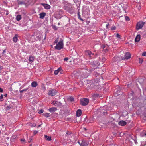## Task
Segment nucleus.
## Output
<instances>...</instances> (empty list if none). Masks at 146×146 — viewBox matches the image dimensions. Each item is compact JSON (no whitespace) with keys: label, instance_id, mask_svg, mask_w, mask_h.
Returning a JSON list of instances; mask_svg holds the SVG:
<instances>
[{"label":"nucleus","instance_id":"nucleus-2","mask_svg":"<svg viewBox=\"0 0 146 146\" xmlns=\"http://www.w3.org/2000/svg\"><path fill=\"white\" fill-rule=\"evenodd\" d=\"M122 88L118 85H117L115 87V95L117 96L118 95H121L122 92Z\"/></svg>","mask_w":146,"mask_h":146},{"label":"nucleus","instance_id":"nucleus-17","mask_svg":"<svg viewBox=\"0 0 146 146\" xmlns=\"http://www.w3.org/2000/svg\"><path fill=\"white\" fill-rule=\"evenodd\" d=\"M127 124V123L124 121L121 120L118 123V125H119L124 126L126 125Z\"/></svg>","mask_w":146,"mask_h":146},{"label":"nucleus","instance_id":"nucleus-27","mask_svg":"<svg viewBox=\"0 0 146 146\" xmlns=\"http://www.w3.org/2000/svg\"><path fill=\"white\" fill-rule=\"evenodd\" d=\"M29 61L32 62L34 60V57L30 56L29 58Z\"/></svg>","mask_w":146,"mask_h":146},{"label":"nucleus","instance_id":"nucleus-52","mask_svg":"<svg viewBox=\"0 0 146 146\" xmlns=\"http://www.w3.org/2000/svg\"><path fill=\"white\" fill-rule=\"evenodd\" d=\"M38 131H33V134L35 135L37 134Z\"/></svg>","mask_w":146,"mask_h":146},{"label":"nucleus","instance_id":"nucleus-55","mask_svg":"<svg viewBox=\"0 0 146 146\" xmlns=\"http://www.w3.org/2000/svg\"><path fill=\"white\" fill-rule=\"evenodd\" d=\"M69 59L68 57H66L64 59V61H67Z\"/></svg>","mask_w":146,"mask_h":146},{"label":"nucleus","instance_id":"nucleus-16","mask_svg":"<svg viewBox=\"0 0 146 146\" xmlns=\"http://www.w3.org/2000/svg\"><path fill=\"white\" fill-rule=\"evenodd\" d=\"M121 6L123 9L125 11V13H126V11H127L129 9L128 6L126 4H123Z\"/></svg>","mask_w":146,"mask_h":146},{"label":"nucleus","instance_id":"nucleus-61","mask_svg":"<svg viewBox=\"0 0 146 146\" xmlns=\"http://www.w3.org/2000/svg\"><path fill=\"white\" fill-rule=\"evenodd\" d=\"M42 123H41V124L37 126V128L39 127H41V125L42 124Z\"/></svg>","mask_w":146,"mask_h":146},{"label":"nucleus","instance_id":"nucleus-41","mask_svg":"<svg viewBox=\"0 0 146 146\" xmlns=\"http://www.w3.org/2000/svg\"><path fill=\"white\" fill-rule=\"evenodd\" d=\"M52 28L54 29V30H56L58 29V27H56L55 25H52Z\"/></svg>","mask_w":146,"mask_h":146},{"label":"nucleus","instance_id":"nucleus-64","mask_svg":"<svg viewBox=\"0 0 146 146\" xmlns=\"http://www.w3.org/2000/svg\"><path fill=\"white\" fill-rule=\"evenodd\" d=\"M9 14V13H8V10L7 11V13H6V15H8Z\"/></svg>","mask_w":146,"mask_h":146},{"label":"nucleus","instance_id":"nucleus-43","mask_svg":"<svg viewBox=\"0 0 146 146\" xmlns=\"http://www.w3.org/2000/svg\"><path fill=\"white\" fill-rule=\"evenodd\" d=\"M44 110H43L41 109L38 112V113L40 114L42 113H43L44 112Z\"/></svg>","mask_w":146,"mask_h":146},{"label":"nucleus","instance_id":"nucleus-14","mask_svg":"<svg viewBox=\"0 0 146 146\" xmlns=\"http://www.w3.org/2000/svg\"><path fill=\"white\" fill-rule=\"evenodd\" d=\"M41 5L43 6L44 8L46 9H49L50 8V5L47 4L41 3Z\"/></svg>","mask_w":146,"mask_h":146},{"label":"nucleus","instance_id":"nucleus-8","mask_svg":"<svg viewBox=\"0 0 146 146\" xmlns=\"http://www.w3.org/2000/svg\"><path fill=\"white\" fill-rule=\"evenodd\" d=\"M123 58H122L121 57L116 56L114 57L113 58L112 61L113 62L115 63V64L117 63L118 61H119L122 60Z\"/></svg>","mask_w":146,"mask_h":146},{"label":"nucleus","instance_id":"nucleus-56","mask_svg":"<svg viewBox=\"0 0 146 146\" xmlns=\"http://www.w3.org/2000/svg\"><path fill=\"white\" fill-rule=\"evenodd\" d=\"M66 134L67 135H71V133L70 132L67 131L66 133Z\"/></svg>","mask_w":146,"mask_h":146},{"label":"nucleus","instance_id":"nucleus-60","mask_svg":"<svg viewBox=\"0 0 146 146\" xmlns=\"http://www.w3.org/2000/svg\"><path fill=\"white\" fill-rule=\"evenodd\" d=\"M143 119L144 120L146 121V114H145L143 118Z\"/></svg>","mask_w":146,"mask_h":146},{"label":"nucleus","instance_id":"nucleus-4","mask_svg":"<svg viewBox=\"0 0 146 146\" xmlns=\"http://www.w3.org/2000/svg\"><path fill=\"white\" fill-rule=\"evenodd\" d=\"M82 14L85 15H88L89 14L90 10L88 7H84L82 9Z\"/></svg>","mask_w":146,"mask_h":146},{"label":"nucleus","instance_id":"nucleus-23","mask_svg":"<svg viewBox=\"0 0 146 146\" xmlns=\"http://www.w3.org/2000/svg\"><path fill=\"white\" fill-rule=\"evenodd\" d=\"M82 114V111L80 109L76 111V116L77 117H80Z\"/></svg>","mask_w":146,"mask_h":146},{"label":"nucleus","instance_id":"nucleus-44","mask_svg":"<svg viewBox=\"0 0 146 146\" xmlns=\"http://www.w3.org/2000/svg\"><path fill=\"white\" fill-rule=\"evenodd\" d=\"M54 73L56 75L58 74V70H55L54 71Z\"/></svg>","mask_w":146,"mask_h":146},{"label":"nucleus","instance_id":"nucleus-36","mask_svg":"<svg viewBox=\"0 0 146 146\" xmlns=\"http://www.w3.org/2000/svg\"><path fill=\"white\" fill-rule=\"evenodd\" d=\"M27 140H26L24 138H22L20 139L21 142L23 143H25L27 142Z\"/></svg>","mask_w":146,"mask_h":146},{"label":"nucleus","instance_id":"nucleus-30","mask_svg":"<svg viewBox=\"0 0 146 146\" xmlns=\"http://www.w3.org/2000/svg\"><path fill=\"white\" fill-rule=\"evenodd\" d=\"M114 35L115 37L118 38V39H121V37L118 33H117L116 34H114Z\"/></svg>","mask_w":146,"mask_h":146},{"label":"nucleus","instance_id":"nucleus-45","mask_svg":"<svg viewBox=\"0 0 146 146\" xmlns=\"http://www.w3.org/2000/svg\"><path fill=\"white\" fill-rule=\"evenodd\" d=\"M21 15L25 16L26 15V12L24 11H22Z\"/></svg>","mask_w":146,"mask_h":146},{"label":"nucleus","instance_id":"nucleus-51","mask_svg":"<svg viewBox=\"0 0 146 146\" xmlns=\"http://www.w3.org/2000/svg\"><path fill=\"white\" fill-rule=\"evenodd\" d=\"M142 56H146V52H143L142 54Z\"/></svg>","mask_w":146,"mask_h":146},{"label":"nucleus","instance_id":"nucleus-33","mask_svg":"<svg viewBox=\"0 0 146 146\" xmlns=\"http://www.w3.org/2000/svg\"><path fill=\"white\" fill-rule=\"evenodd\" d=\"M141 136H146V131H143L141 133Z\"/></svg>","mask_w":146,"mask_h":146},{"label":"nucleus","instance_id":"nucleus-19","mask_svg":"<svg viewBox=\"0 0 146 146\" xmlns=\"http://www.w3.org/2000/svg\"><path fill=\"white\" fill-rule=\"evenodd\" d=\"M18 36V35L17 34H15V36L13 38V41L15 43L18 40L17 37Z\"/></svg>","mask_w":146,"mask_h":146},{"label":"nucleus","instance_id":"nucleus-38","mask_svg":"<svg viewBox=\"0 0 146 146\" xmlns=\"http://www.w3.org/2000/svg\"><path fill=\"white\" fill-rule=\"evenodd\" d=\"M33 139V137H29V140H27V142L29 143L31 142Z\"/></svg>","mask_w":146,"mask_h":146},{"label":"nucleus","instance_id":"nucleus-63","mask_svg":"<svg viewBox=\"0 0 146 146\" xmlns=\"http://www.w3.org/2000/svg\"><path fill=\"white\" fill-rule=\"evenodd\" d=\"M144 37H146V32H145L143 35Z\"/></svg>","mask_w":146,"mask_h":146},{"label":"nucleus","instance_id":"nucleus-59","mask_svg":"<svg viewBox=\"0 0 146 146\" xmlns=\"http://www.w3.org/2000/svg\"><path fill=\"white\" fill-rule=\"evenodd\" d=\"M3 92V90L2 88L0 87V92L2 93Z\"/></svg>","mask_w":146,"mask_h":146},{"label":"nucleus","instance_id":"nucleus-57","mask_svg":"<svg viewBox=\"0 0 146 146\" xmlns=\"http://www.w3.org/2000/svg\"><path fill=\"white\" fill-rule=\"evenodd\" d=\"M73 1L76 3H77L78 2H79V1L78 0H73Z\"/></svg>","mask_w":146,"mask_h":146},{"label":"nucleus","instance_id":"nucleus-6","mask_svg":"<svg viewBox=\"0 0 146 146\" xmlns=\"http://www.w3.org/2000/svg\"><path fill=\"white\" fill-rule=\"evenodd\" d=\"M80 104L82 106H85L89 103V100L87 98L81 99L80 101Z\"/></svg>","mask_w":146,"mask_h":146},{"label":"nucleus","instance_id":"nucleus-20","mask_svg":"<svg viewBox=\"0 0 146 146\" xmlns=\"http://www.w3.org/2000/svg\"><path fill=\"white\" fill-rule=\"evenodd\" d=\"M140 35L139 34L137 35L135 39V42H138L140 40Z\"/></svg>","mask_w":146,"mask_h":146},{"label":"nucleus","instance_id":"nucleus-11","mask_svg":"<svg viewBox=\"0 0 146 146\" xmlns=\"http://www.w3.org/2000/svg\"><path fill=\"white\" fill-rule=\"evenodd\" d=\"M77 143L79 144L80 146H86L88 145L89 144L88 142L87 141H86L83 140L82 141V143H81L79 141H78Z\"/></svg>","mask_w":146,"mask_h":146},{"label":"nucleus","instance_id":"nucleus-31","mask_svg":"<svg viewBox=\"0 0 146 146\" xmlns=\"http://www.w3.org/2000/svg\"><path fill=\"white\" fill-rule=\"evenodd\" d=\"M29 87H28L27 88H25V89H23V90H20L19 91L20 93L21 94L22 92H23L24 91H27L29 88Z\"/></svg>","mask_w":146,"mask_h":146},{"label":"nucleus","instance_id":"nucleus-24","mask_svg":"<svg viewBox=\"0 0 146 146\" xmlns=\"http://www.w3.org/2000/svg\"><path fill=\"white\" fill-rule=\"evenodd\" d=\"M37 85V83L36 81H33L31 84V86L33 87H36Z\"/></svg>","mask_w":146,"mask_h":146},{"label":"nucleus","instance_id":"nucleus-35","mask_svg":"<svg viewBox=\"0 0 146 146\" xmlns=\"http://www.w3.org/2000/svg\"><path fill=\"white\" fill-rule=\"evenodd\" d=\"M43 115L46 117H48L50 116V113H44L43 114Z\"/></svg>","mask_w":146,"mask_h":146},{"label":"nucleus","instance_id":"nucleus-62","mask_svg":"<svg viewBox=\"0 0 146 146\" xmlns=\"http://www.w3.org/2000/svg\"><path fill=\"white\" fill-rule=\"evenodd\" d=\"M57 70H58V72H59L60 71H61V68L60 67Z\"/></svg>","mask_w":146,"mask_h":146},{"label":"nucleus","instance_id":"nucleus-40","mask_svg":"<svg viewBox=\"0 0 146 146\" xmlns=\"http://www.w3.org/2000/svg\"><path fill=\"white\" fill-rule=\"evenodd\" d=\"M45 140L49 141L52 140L51 137H45Z\"/></svg>","mask_w":146,"mask_h":146},{"label":"nucleus","instance_id":"nucleus-48","mask_svg":"<svg viewBox=\"0 0 146 146\" xmlns=\"http://www.w3.org/2000/svg\"><path fill=\"white\" fill-rule=\"evenodd\" d=\"M11 108V106L10 105L8 106L6 108V110H8L9 109Z\"/></svg>","mask_w":146,"mask_h":146},{"label":"nucleus","instance_id":"nucleus-1","mask_svg":"<svg viewBox=\"0 0 146 146\" xmlns=\"http://www.w3.org/2000/svg\"><path fill=\"white\" fill-rule=\"evenodd\" d=\"M85 55L89 59H91L94 58H95L96 54L92 53V52L89 50H87L85 51Z\"/></svg>","mask_w":146,"mask_h":146},{"label":"nucleus","instance_id":"nucleus-58","mask_svg":"<svg viewBox=\"0 0 146 146\" xmlns=\"http://www.w3.org/2000/svg\"><path fill=\"white\" fill-rule=\"evenodd\" d=\"M6 49H5L3 50V52H2V53L3 54H5V53L6 52Z\"/></svg>","mask_w":146,"mask_h":146},{"label":"nucleus","instance_id":"nucleus-13","mask_svg":"<svg viewBox=\"0 0 146 146\" xmlns=\"http://www.w3.org/2000/svg\"><path fill=\"white\" fill-rule=\"evenodd\" d=\"M64 9L68 12L72 13H73V11L72 9L70 7L68 6L64 7Z\"/></svg>","mask_w":146,"mask_h":146},{"label":"nucleus","instance_id":"nucleus-10","mask_svg":"<svg viewBox=\"0 0 146 146\" xmlns=\"http://www.w3.org/2000/svg\"><path fill=\"white\" fill-rule=\"evenodd\" d=\"M52 104L56 106L61 107L62 106V104L60 101H54L52 102Z\"/></svg>","mask_w":146,"mask_h":146},{"label":"nucleus","instance_id":"nucleus-3","mask_svg":"<svg viewBox=\"0 0 146 146\" xmlns=\"http://www.w3.org/2000/svg\"><path fill=\"white\" fill-rule=\"evenodd\" d=\"M64 44L63 43V40L62 39L58 42L55 47L56 49L58 50H60L62 49H63Z\"/></svg>","mask_w":146,"mask_h":146},{"label":"nucleus","instance_id":"nucleus-46","mask_svg":"<svg viewBox=\"0 0 146 146\" xmlns=\"http://www.w3.org/2000/svg\"><path fill=\"white\" fill-rule=\"evenodd\" d=\"M116 29V27L114 26H112L111 28V30H115Z\"/></svg>","mask_w":146,"mask_h":146},{"label":"nucleus","instance_id":"nucleus-37","mask_svg":"<svg viewBox=\"0 0 146 146\" xmlns=\"http://www.w3.org/2000/svg\"><path fill=\"white\" fill-rule=\"evenodd\" d=\"M84 122L86 123H89L90 122V121L88 120L87 118L86 117L84 119Z\"/></svg>","mask_w":146,"mask_h":146},{"label":"nucleus","instance_id":"nucleus-50","mask_svg":"<svg viewBox=\"0 0 146 146\" xmlns=\"http://www.w3.org/2000/svg\"><path fill=\"white\" fill-rule=\"evenodd\" d=\"M3 94H1L0 96V101H3V100H1L2 99H3Z\"/></svg>","mask_w":146,"mask_h":146},{"label":"nucleus","instance_id":"nucleus-18","mask_svg":"<svg viewBox=\"0 0 146 146\" xmlns=\"http://www.w3.org/2000/svg\"><path fill=\"white\" fill-rule=\"evenodd\" d=\"M48 110L49 111L51 112L52 113L56 111L57 110V108L56 107H52L50 108Z\"/></svg>","mask_w":146,"mask_h":146},{"label":"nucleus","instance_id":"nucleus-22","mask_svg":"<svg viewBox=\"0 0 146 146\" xmlns=\"http://www.w3.org/2000/svg\"><path fill=\"white\" fill-rule=\"evenodd\" d=\"M131 139H130L131 141L132 142H134L135 144H137V140L136 139V137H131Z\"/></svg>","mask_w":146,"mask_h":146},{"label":"nucleus","instance_id":"nucleus-32","mask_svg":"<svg viewBox=\"0 0 146 146\" xmlns=\"http://www.w3.org/2000/svg\"><path fill=\"white\" fill-rule=\"evenodd\" d=\"M92 96L94 98L99 97V94L97 93L94 94L92 95Z\"/></svg>","mask_w":146,"mask_h":146},{"label":"nucleus","instance_id":"nucleus-39","mask_svg":"<svg viewBox=\"0 0 146 146\" xmlns=\"http://www.w3.org/2000/svg\"><path fill=\"white\" fill-rule=\"evenodd\" d=\"M100 60H101V59L102 61V62H104L106 60V58L105 57H102V59L100 57L99 58Z\"/></svg>","mask_w":146,"mask_h":146},{"label":"nucleus","instance_id":"nucleus-54","mask_svg":"<svg viewBox=\"0 0 146 146\" xmlns=\"http://www.w3.org/2000/svg\"><path fill=\"white\" fill-rule=\"evenodd\" d=\"M36 124L35 123H33L31 125L32 127H35L36 126Z\"/></svg>","mask_w":146,"mask_h":146},{"label":"nucleus","instance_id":"nucleus-9","mask_svg":"<svg viewBox=\"0 0 146 146\" xmlns=\"http://www.w3.org/2000/svg\"><path fill=\"white\" fill-rule=\"evenodd\" d=\"M57 91L56 90L53 89L49 90L48 94V95L53 96H54L57 93Z\"/></svg>","mask_w":146,"mask_h":146},{"label":"nucleus","instance_id":"nucleus-47","mask_svg":"<svg viewBox=\"0 0 146 146\" xmlns=\"http://www.w3.org/2000/svg\"><path fill=\"white\" fill-rule=\"evenodd\" d=\"M139 62L141 64L143 61V59L140 58H139Z\"/></svg>","mask_w":146,"mask_h":146},{"label":"nucleus","instance_id":"nucleus-12","mask_svg":"<svg viewBox=\"0 0 146 146\" xmlns=\"http://www.w3.org/2000/svg\"><path fill=\"white\" fill-rule=\"evenodd\" d=\"M63 12L61 10H59L56 13V16L58 18H61V15L63 14Z\"/></svg>","mask_w":146,"mask_h":146},{"label":"nucleus","instance_id":"nucleus-28","mask_svg":"<svg viewBox=\"0 0 146 146\" xmlns=\"http://www.w3.org/2000/svg\"><path fill=\"white\" fill-rule=\"evenodd\" d=\"M144 81L143 79L142 78H139L138 80V82L141 84L143 83Z\"/></svg>","mask_w":146,"mask_h":146},{"label":"nucleus","instance_id":"nucleus-25","mask_svg":"<svg viewBox=\"0 0 146 146\" xmlns=\"http://www.w3.org/2000/svg\"><path fill=\"white\" fill-rule=\"evenodd\" d=\"M77 16L78 19H79L80 20H81L82 22H84V20L82 18H81V17L80 12H78L77 13Z\"/></svg>","mask_w":146,"mask_h":146},{"label":"nucleus","instance_id":"nucleus-34","mask_svg":"<svg viewBox=\"0 0 146 146\" xmlns=\"http://www.w3.org/2000/svg\"><path fill=\"white\" fill-rule=\"evenodd\" d=\"M17 2L19 5H23L25 4V3L23 1H20L19 0H17Z\"/></svg>","mask_w":146,"mask_h":146},{"label":"nucleus","instance_id":"nucleus-5","mask_svg":"<svg viewBox=\"0 0 146 146\" xmlns=\"http://www.w3.org/2000/svg\"><path fill=\"white\" fill-rule=\"evenodd\" d=\"M145 24V22H143L141 21H140L138 22L136 25V29L137 30H139V29L142 28L143 26Z\"/></svg>","mask_w":146,"mask_h":146},{"label":"nucleus","instance_id":"nucleus-29","mask_svg":"<svg viewBox=\"0 0 146 146\" xmlns=\"http://www.w3.org/2000/svg\"><path fill=\"white\" fill-rule=\"evenodd\" d=\"M68 101H69L71 102H73L74 100V98L72 96H70L68 98Z\"/></svg>","mask_w":146,"mask_h":146},{"label":"nucleus","instance_id":"nucleus-15","mask_svg":"<svg viewBox=\"0 0 146 146\" xmlns=\"http://www.w3.org/2000/svg\"><path fill=\"white\" fill-rule=\"evenodd\" d=\"M131 58L130 54L129 52H127L124 56V59H128Z\"/></svg>","mask_w":146,"mask_h":146},{"label":"nucleus","instance_id":"nucleus-42","mask_svg":"<svg viewBox=\"0 0 146 146\" xmlns=\"http://www.w3.org/2000/svg\"><path fill=\"white\" fill-rule=\"evenodd\" d=\"M125 20L127 21H128L130 20V19L128 16H125Z\"/></svg>","mask_w":146,"mask_h":146},{"label":"nucleus","instance_id":"nucleus-7","mask_svg":"<svg viewBox=\"0 0 146 146\" xmlns=\"http://www.w3.org/2000/svg\"><path fill=\"white\" fill-rule=\"evenodd\" d=\"M87 70L84 69L83 71H80V75L83 78H86L88 76V74L87 72Z\"/></svg>","mask_w":146,"mask_h":146},{"label":"nucleus","instance_id":"nucleus-49","mask_svg":"<svg viewBox=\"0 0 146 146\" xmlns=\"http://www.w3.org/2000/svg\"><path fill=\"white\" fill-rule=\"evenodd\" d=\"M107 107L106 106H104L102 108V109L104 110H107L108 109L107 108Z\"/></svg>","mask_w":146,"mask_h":146},{"label":"nucleus","instance_id":"nucleus-26","mask_svg":"<svg viewBox=\"0 0 146 146\" xmlns=\"http://www.w3.org/2000/svg\"><path fill=\"white\" fill-rule=\"evenodd\" d=\"M21 19V16L20 15H17L16 17V19L17 21H19Z\"/></svg>","mask_w":146,"mask_h":146},{"label":"nucleus","instance_id":"nucleus-21","mask_svg":"<svg viewBox=\"0 0 146 146\" xmlns=\"http://www.w3.org/2000/svg\"><path fill=\"white\" fill-rule=\"evenodd\" d=\"M39 15H40L39 18L41 19H43L46 16V13L45 12H42L40 13Z\"/></svg>","mask_w":146,"mask_h":146},{"label":"nucleus","instance_id":"nucleus-53","mask_svg":"<svg viewBox=\"0 0 146 146\" xmlns=\"http://www.w3.org/2000/svg\"><path fill=\"white\" fill-rule=\"evenodd\" d=\"M58 39H56L54 41V44H56L58 43Z\"/></svg>","mask_w":146,"mask_h":146}]
</instances>
